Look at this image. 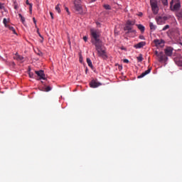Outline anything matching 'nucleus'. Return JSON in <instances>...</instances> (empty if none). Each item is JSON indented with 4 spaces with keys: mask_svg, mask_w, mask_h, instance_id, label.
<instances>
[{
    "mask_svg": "<svg viewBox=\"0 0 182 182\" xmlns=\"http://www.w3.org/2000/svg\"><path fill=\"white\" fill-rule=\"evenodd\" d=\"M161 2L163 4V5H164L165 6H167V5H168V0H161Z\"/></svg>",
    "mask_w": 182,
    "mask_h": 182,
    "instance_id": "obj_25",
    "label": "nucleus"
},
{
    "mask_svg": "<svg viewBox=\"0 0 182 182\" xmlns=\"http://www.w3.org/2000/svg\"><path fill=\"white\" fill-rule=\"evenodd\" d=\"M124 31H127L126 35H129V33H133V35H134L136 33V30L133 29V26H125Z\"/></svg>",
    "mask_w": 182,
    "mask_h": 182,
    "instance_id": "obj_8",
    "label": "nucleus"
},
{
    "mask_svg": "<svg viewBox=\"0 0 182 182\" xmlns=\"http://www.w3.org/2000/svg\"><path fill=\"white\" fill-rule=\"evenodd\" d=\"M133 25H134V22L130 20H128L127 21V23H126L125 26H133Z\"/></svg>",
    "mask_w": 182,
    "mask_h": 182,
    "instance_id": "obj_19",
    "label": "nucleus"
},
{
    "mask_svg": "<svg viewBox=\"0 0 182 182\" xmlns=\"http://www.w3.org/2000/svg\"><path fill=\"white\" fill-rule=\"evenodd\" d=\"M91 36L94 40H92L93 45H97L99 43H102V41H100V32L99 31L95 30V28L90 29Z\"/></svg>",
    "mask_w": 182,
    "mask_h": 182,
    "instance_id": "obj_1",
    "label": "nucleus"
},
{
    "mask_svg": "<svg viewBox=\"0 0 182 182\" xmlns=\"http://www.w3.org/2000/svg\"><path fill=\"white\" fill-rule=\"evenodd\" d=\"M55 11H57L58 14H60V4L55 6Z\"/></svg>",
    "mask_w": 182,
    "mask_h": 182,
    "instance_id": "obj_22",
    "label": "nucleus"
},
{
    "mask_svg": "<svg viewBox=\"0 0 182 182\" xmlns=\"http://www.w3.org/2000/svg\"><path fill=\"white\" fill-rule=\"evenodd\" d=\"M33 23L35 24L36 28H38V26L36 25V19H35V17L33 18Z\"/></svg>",
    "mask_w": 182,
    "mask_h": 182,
    "instance_id": "obj_32",
    "label": "nucleus"
},
{
    "mask_svg": "<svg viewBox=\"0 0 182 182\" xmlns=\"http://www.w3.org/2000/svg\"><path fill=\"white\" fill-rule=\"evenodd\" d=\"M50 15L51 16V19H54L55 18L53 17V13L52 11H50Z\"/></svg>",
    "mask_w": 182,
    "mask_h": 182,
    "instance_id": "obj_33",
    "label": "nucleus"
},
{
    "mask_svg": "<svg viewBox=\"0 0 182 182\" xmlns=\"http://www.w3.org/2000/svg\"><path fill=\"white\" fill-rule=\"evenodd\" d=\"M154 43H155L156 46H161V45H164V40L155 39L154 40Z\"/></svg>",
    "mask_w": 182,
    "mask_h": 182,
    "instance_id": "obj_13",
    "label": "nucleus"
},
{
    "mask_svg": "<svg viewBox=\"0 0 182 182\" xmlns=\"http://www.w3.org/2000/svg\"><path fill=\"white\" fill-rule=\"evenodd\" d=\"M90 87L92 88H96V87H99V86H102V83L97 82L95 80H92L90 82Z\"/></svg>",
    "mask_w": 182,
    "mask_h": 182,
    "instance_id": "obj_10",
    "label": "nucleus"
},
{
    "mask_svg": "<svg viewBox=\"0 0 182 182\" xmlns=\"http://www.w3.org/2000/svg\"><path fill=\"white\" fill-rule=\"evenodd\" d=\"M83 41H85V42H87V36H84Z\"/></svg>",
    "mask_w": 182,
    "mask_h": 182,
    "instance_id": "obj_34",
    "label": "nucleus"
},
{
    "mask_svg": "<svg viewBox=\"0 0 182 182\" xmlns=\"http://www.w3.org/2000/svg\"><path fill=\"white\" fill-rule=\"evenodd\" d=\"M26 5H29L30 12H32V4H30L28 0H26Z\"/></svg>",
    "mask_w": 182,
    "mask_h": 182,
    "instance_id": "obj_24",
    "label": "nucleus"
},
{
    "mask_svg": "<svg viewBox=\"0 0 182 182\" xmlns=\"http://www.w3.org/2000/svg\"><path fill=\"white\" fill-rule=\"evenodd\" d=\"M124 63H129V60L124 59Z\"/></svg>",
    "mask_w": 182,
    "mask_h": 182,
    "instance_id": "obj_35",
    "label": "nucleus"
},
{
    "mask_svg": "<svg viewBox=\"0 0 182 182\" xmlns=\"http://www.w3.org/2000/svg\"><path fill=\"white\" fill-rule=\"evenodd\" d=\"M37 32L39 33V29L38 28Z\"/></svg>",
    "mask_w": 182,
    "mask_h": 182,
    "instance_id": "obj_40",
    "label": "nucleus"
},
{
    "mask_svg": "<svg viewBox=\"0 0 182 182\" xmlns=\"http://www.w3.org/2000/svg\"><path fill=\"white\" fill-rule=\"evenodd\" d=\"M143 46H146V42H144V41H141L134 46L135 49H140V48H143Z\"/></svg>",
    "mask_w": 182,
    "mask_h": 182,
    "instance_id": "obj_12",
    "label": "nucleus"
},
{
    "mask_svg": "<svg viewBox=\"0 0 182 182\" xmlns=\"http://www.w3.org/2000/svg\"><path fill=\"white\" fill-rule=\"evenodd\" d=\"M138 62H143V55L139 54L138 57H136Z\"/></svg>",
    "mask_w": 182,
    "mask_h": 182,
    "instance_id": "obj_20",
    "label": "nucleus"
},
{
    "mask_svg": "<svg viewBox=\"0 0 182 182\" xmlns=\"http://www.w3.org/2000/svg\"><path fill=\"white\" fill-rule=\"evenodd\" d=\"M150 4L152 9V12L154 15L159 14V6L157 5V0H150Z\"/></svg>",
    "mask_w": 182,
    "mask_h": 182,
    "instance_id": "obj_5",
    "label": "nucleus"
},
{
    "mask_svg": "<svg viewBox=\"0 0 182 182\" xmlns=\"http://www.w3.org/2000/svg\"><path fill=\"white\" fill-rule=\"evenodd\" d=\"M104 8H105V9H107V10H110V9H112V7H111L110 5H109V4H105V5H104Z\"/></svg>",
    "mask_w": 182,
    "mask_h": 182,
    "instance_id": "obj_26",
    "label": "nucleus"
},
{
    "mask_svg": "<svg viewBox=\"0 0 182 182\" xmlns=\"http://www.w3.org/2000/svg\"><path fill=\"white\" fill-rule=\"evenodd\" d=\"M138 29H139V31H141V32H144L145 28L144 26L141 25V24H137L136 25Z\"/></svg>",
    "mask_w": 182,
    "mask_h": 182,
    "instance_id": "obj_17",
    "label": "nucleus"
},
{
    "mask_svg": "<svg viewBox=\"0 0 182 182\" xmlns=\"http://www.w3.org/2000/svg\"><path fill=\"white\" fill-rule=\"evenodd\" d=\"M39 36H41V38H42V36H41V34H39Z\"/></svg>",
    "mask_w": 182,
    "mask_h": 182,
    "instance_id": "obj_41",
    "label": "nucleus"
},
{
    "mask_svg": "<svg viewBox=\"0 0 182 182\" xmlns=\"http://www.w3.org/2000/svg\"><path fill=\"white\" fill-rule=\"evenodd\" d=\"M9 28L10 29V31H13V33L16 35V31H15V28H14L13 26H9Z\"/></svg>",
    "mask_w": 182,
    "mask_h": 182,
    "instance_id": "obj_27",
    "label": "nucleus"
},
{
    "mask_svg": "<svg viewBox=\"0 0 182 182\" xmlns=\"http://www.w3.org/2000/svg\"><path fill=\"white\" fill-rule=\"evenodd\" d=\"M65 11H66L68 15H70V11H69V8L65 7Z\"/></svg>",
    "mask_w": 182,
    "mask_h": 182,
    "instance_id": "obj_31",
    "label": "nucleus"
},
{
    "mask_svg": "<svg viewBox=\"0 0 182 182\" xmlns=\"http://www.w3.org/2000/svg\"><path fill=\"white\" fill-rule=\"evenodd\" d=\"M97 25H99V23H97Z\"/></svg>",
    "mask_w": 182,
    "mask_h": 182,
    "instance_id": "obj_43",
    "label": "nucleus"
},
{
    "mask_svg": "<svg viewBox=\"0 0 182 182\" xmlns=\"http://www.w3.org/2000/svg\"><path fill=\"white\" fill-rule=\"evenodd\" d=\"M0 9H4V5L1 3H0Z\"/></svg>",
    "mask_w": 182,
    "mask_h": 182,
    "instance_id": "obj_36",
    "label": "nucleus"
},
{
    "mask_svg": "<svg viewBox=\"0 0 182 182\" xmlns=\"http://www.w3.org/2000/svg\"><path fill=\"white\" fill-rule=\"evenodd\" d=\"M155 55H156V56H157L159 58V60L160 62H167V60H168V58H167V56H166V55H164L163 51L159 53V51L156 50Z\"/></svg>",
    "mask_w": 182,
    "mask_h": 182,
    "instance_id": "obj_6",
    "label": "nucleus"
},
{
    "mask_svg": "<svg viewBox=\"0 0 182 182\" xmlns=\"http://www.w3.org/2000/svg\"><path fill=\"white\" fill-rule=\"evenodd\" d=\"M28 76H29V77H31V79H35V77H36V76H35V75H33V73H32V72H31V71L28 72Z\"/></svg>",
    "mask_w": 182,
    "mask_h": 182,
    "instance_id": "obj_21",
    "label": "nucleus"
},
{
    "mask_svg": "<svg viewBox=\"0 0 182 182\" xmlns=\"http://www.w3.org/2000/svg\"><path fill=\"white\" fill-rule=\"evenodd\" d=\"M87 63L90 68H93V64H92V60H90V58H87Z\"/></svg>",
    "mask_w": 182,
    "mask_h": 182,
    "instance_id": "obj_18",
    "label": "nucleus"
},
{
    "mask_svg": "<svg viewBox=\"0 0 182 182\" xmlns=\"http://www.w3.org/2000/svg\"><path fill=\"white\" fill-rule=\"evenodd\" d=\"M92 1V2H95L96 0H91Z\"/></svg>",
    "mask_w": 182,
    "mask_h": 182,
    "instance_id": "obj_39",
    "label": "nucleus"
},
{
    "mask_svg": "<svg viewBox=\"0 0 182 182\" xmlns=\"http://www.w3.org/2000/svg\"><path fill=\"white\" fill-rule=\"evenodd\" d=\"M35 73L38 77V78H36L37 80H41V79H43V80H46V75H45L43 70H41L38 71H35Z\"/></svg>",
    "mask_w": 182,
    "mask_h": 182,
    "instance_id": "obj_7",
    "label": "nucleus"
},
{
    "mask_svg": "<svg viewBox=\"0 0 182 182\" xmlns=\"http://www.w3.org/2000/svg\"><path fill=\"white\" fill-rule=\"evenodd\" d=\"M3 23H4L6 27L8 26V25L6 24V23H8V21L6 20V18H4Z\"/></svg>",
    "mask_w": 182,
    "mask_h": 182,
    "instance_id": "obj_30",
    "label": "nucleus"
},
{
    "mask_svg": "<svg viewBox=\"0 0 182 182\" xmlns=\"http://www.w3.org/2000/svg\"><path fill=\"white\" fill-rule=\"evenodd\" d=\"M97 25H99V23H97Z\"/></svg>",
    "mask_w": 182,
    "mask_h": 182,
    "instance_id": "obj_42",
    "label": "nucleus"
},
{
    "mask_svg": "<svg viewBox=\"0 0 182 182\" xmlns=\"http://www.w3.org/2000/svg\"><path fill=\"white\" fill-rule=\"evenodd\" d=\"M149 28L151 29V31H156L157 26L156 25H154L153 23H149Z\"/></svg>",
    "mask_w": 182,
    "mask_h": 182,
    "instance_id": "obj_16",
    "label": "nucleus"
},
{
    "mask_svg": "<svg viewBox=\"0 0 182 182\" xmlns=\"http://www.w3.org/2000/svg\"><path fill=\"white\" fill-rule=\"evenodd\" d=\"M18 16L21 19V21L22 22V23H25V18L22 16V14H19Z\"/></svg>",
    "mask_w": 182,
    "mask_h": 182,
    "instance_id": "obj_23",
    "label": "nucleus"
},
{
    "mask_svg": "<svg viewBox=\"0 0 182 182\" xmlns=\"http://www.w3.org/2000/svg\"><path fill=\"white\" fill-rule=\"evenodd\" d=\"M143 16V13H139V16Z\"/></svg>",
    "mask_w": 182,
    "mask_h": 182,
    "instance_id": "obj_37",
    "label": "nucleus"
},
{
    "mask_svg": "<svg viewBox=\"0 0 182 182\" xmlns=\"http://www.w3.org/2000/svg\"><path fill=\"white\" fill-rule=\"evenodd\" d=\"M143 38H144V37H143V36H141V37H140V39H143Z\"/></svg>",
    "mask_w": 182,
    "mask_h": 182,
    "instance_id": "obj_38",
    "label": "nucleus"
},
{
    "mask_svg": "<svg viewBox=\"0 0 182 182\" xmlns=\"http://www.w3.org/2000/svg\"><path fill=\"white\" fill-rule=\"evenodd\" d=\"M173 48L171 47H167L166 48L164 49L165 52V56H172L173 55Z\"/></svg>",
    "mask_w": 182,
    "mask_h": 182,
    "instance_id": "obj_9",
    "label": "nucleus"
},
{
    "mask_svg": "<svg viewBox=\"0 0 182 182\" xmlns=\"http://www.w3.org/2000/svg\"><path fill=\"white\" fill-rule=\"evenodd\" d=\"M95 46L98 56L100 58H102L103 59H106V58H107V55H106V50L103 49V43H100L99 44H95Z\"/></svg>",
    "mask_w": 182,
    "mask_h": 182,
    "instance_id": "obj_2",
    "label": "nucleus"
},
{
    "mask_svg": "<svg viewBox=\"0 0 182 182\" xmlns=\"http://www.w3.org/2000/svg\"><path fill=\"white\" fill-rule=\"evenodd\" d=\"M15 59H16V60H23V56L19 55V54H18V53H16Z\"/></svg>",
    "mask_w": 182,
    "mask_h": 182,
    "instance_id": "obj_15",
    "label": "nucleus"
},
{
    "mask_svg": "<svg viewBox=\"0 0 182 182\" xmlns=\"http://www.w3.org/2000/svg\"><path fill=\"white\" fill-rule=\"evenodd\" d=\"M170 28V26L169 25H166L163 28L162 31H167V29Z\"/></svg>",
    "mask_w": 182,
    "mask_h": 182,
    "instance_id": "obj_29",
    "label": "nucleus"
},
{
    "mask_svg": "<svg viewBox=\"0 0 182 182\" xmlns=\"http://www.w3.org/2000/svg\"><path fill=\"white\" fill-rule=\"evenodd\" d=\"M74 9L80 15H85V14H86V11L83 10V7H82V4H80V0H75Z\"/></svg>",
    "mask_w": 182,
    "mask_h": 182,
    "instance_id": "obj_4",
    "label": "nucleus"
},
{
    "mask_svg": "<svg viewBox=\"0 0 182 182\" xmlns=\"http://www.w3.org/2000/svg\"><path fill=\"white\" fill-rule=\"evenodd\" d=\"M151 72V67H149L148 70L145 72L142 73L140 75L138 76V79H141V77H144L146 75H149Z\"/></svg>",
    "mask_w": 182,
    "mask_h": 182,
    "instance_id": "obj_11",
    "label": "nucleus"
},
{
    "mask_svg": "<svg viewBox=\"0 0 182 182\" xmlns=\"http://www.w3.org/2000/svg\"><path fill=\"white\" fill-rule=\"evenodd\" d=\"M181 8V2L180 0H171L170 2V9L172 12H177Z\"/></svg>",
    "mask_w": 182,
    "mask_h": 182,
    "instance_id": "obj_3",
    "label": "nucleus"
},
{
    "mask_svg": "<svg viewBox=\"0 0 182 182\" xmlns=\"http://www.w3.org/2000/svg\"><path fill=\"white\" fill-rule=\"evenodd\" d=\"M50 90H52V87H50L49 86L46 87L44 89V92H50Z\"/></svg>",
    "mask_w": 182,
    "mask_h": 182,
    "instance_id": "obj_28",
    "label": "nucleus"
},
{
    "mask_svg": "<svg viewBox=\"0 0 182 182\" xmlns=\"http://www.w3.org/2000/svg\"><path fill=\"white\" fill-rule=\"evenodd\" d=\"M156 19V22H157L158 25H161L162 23H164V21H166V17L163 18L161 16H159Z\"/></svg>",
    "mask_w": 182,
    "mask_h": 182,
    "instance_id": "obj_14",
    "label": "nucleus"
}]
</instances>
